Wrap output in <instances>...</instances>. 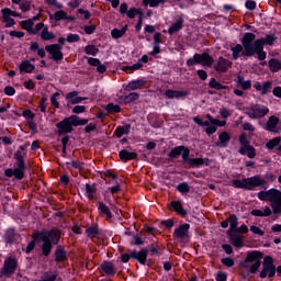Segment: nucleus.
Wrapping results in <instances>:
<instances>
[{
    "instance_id": "338daca9",
    "label": "nucleus",
    "mask_w": 281,
    "mask_h": 281,
    "mask_svg": "<svg viewBox=\"0 0 281 281\" xmlns=\"http://www.w3.org/2000/svg\"><path fill=\"white\" fill-rule=\"evenodd\" d=\"M88 64H89L91 67H98V66L101 64V61H100V59H98V58L89 57V58H88Z\"/></svg>"
},
{
    "instance_id": "a18cd8bd",
    "label": "nucleus",
    "mask_w": 281,
    "mask_h": 281,
    "mask_svg": "<svg viewBox=\"0 0 281 281\" xmlns=\"http://www.w3.org/2000/svg\"><path fill=\"white\" fill-rule=\"evenodd\" d=\"M20 71H25V74H32L34 71V65L30 64V61H23L20 65Z\"/></svg>"
},
{
    "instance_id": "ddd939ff",
    "label": "nucleus",
    "mask_w": 281,
    "mask_h": 281,
    "mask_svg": "<svg viewBox=\"0 0 281 281\" xmlns=\"http://www.w3.org/2000/svg\"><path fill=\"white\" fill-rule=\"evenodd\" d=\"M173 239L181 243V240H186L190 236V224H182L173 232Z\"/></svg>"
},
{
    "instance_id": "e2e57ef3",
    "label": "nucleus",
    "mask_w": 281,
    "mask_h": 281,
    "mask_svg": "<svg viewBox=\"0 0 281 281\" xmlns=\"http://www.w3.org/2000/svg\"><path fill=\"white\" fill-rule=\"evenodd\" d=\"M86 111H87V108L85 105H76L72 109V113H76V114L85 113Z\"/></svg>"
},
{
    "instance_id": "9b49d317",
    "label": "nucleus",
    "mask_w": 281,
    "mask_h": 281,
    "mask_svg": "<svg viewBox=\"0 0 281 281\" xmlns=\"http://www.w3.org/2000/svg\"><path fill=\"white\" fill-rule=\"evenodd\" d=\"M273 278L276 276V265H273V257L266 256L262 262V270L260 272V278Z\"/></svg>"
},
{
    "instance_id": "4be33fe9",
    "label": "nucleus",
    "mask_w": 281,
    "mask_h": 281,
    "mask_svg": "<svg viewBox=\"0 0 281 281\" xmlns=\"http://www.w3.org/2000/svg\"><path fill=\"white\" fill-rule=\"evenodd\" d=\"M67 260V251L65 250V246L57 245L55 250V262H65Z\"/></svg>"
},
{
    "instance_id": "f3484780",
    "label": "nucleus",
    "mask_w": 281,
    "mask_h": 281,
    "mask_svg": "<svg viewBox=\"0 0 281 281\" xmlns=\"http://www.w3.org/2000/svg\"><path fill=\"white\" fill-rule=\"evenodd\" d=\"M131 258L137 260L139 265H146V260H148V249L144 248L140 251L131 250Z\"/></svg>"
},
{
    "instance_id": "4c0bfd02",
    "label": "nucleus",
    "mask_w": 281,
    "mask_h": 281,
    "mask_svg": "<svg viewBox=\"0 0 281 281\" xmlns=\"http://www.w3.org/2000/svg\"><path fill=\"white\" fill-rule=\"evenodd\" d=\"M20 25L22 27V30H25L29 34H32V30L34 27V22L33 20H24L22 22H20Z\"/></svg>"
},
{
    "instance_id": "bb28decb",
    "label": "nucleus",
    "mask_w": 281,
    "mask_h": 281,
    "mask_svg": "<svg viewBox=\"0 0 281 281\" xmlns=\"http://www.w3.org/2000/svg\"><path fill=\"white\" fill-rule=\"evenodd\" d=\"M180 30H183V18H179L176 23H173L169 29H168V34H177V32H180Z\"/></svg>"
},
{
    "instance_id": "774afa93",
    "label": "nucleus",
    "mask_w": 281,
    "mask_h": 281,
    "mask_svg": "<svg viewBox=\"0 0 281 281\" xmlns=\"http://www.w3.org/2000/svg\"><path fill=\"white\" fill-rule=\"evenodd\" d=\"M4 93L5 95H14V93H16V90L14 89V87L7 86L4 88Z\"/></svg>"
},
{
    "instance_id": "1a4fd4ad",
    "label": "nucleus",
    "mask_w": 281,
    "mask_h": 281,
    "mask_svg": "<svg viewBox=\"0 0 281 281\" xmlns=\"http://www.w3.org/2000/svg\"><path fill=\"white\" fill-rule=\"evenodd\" d=\"M268 114H269V108L261 104H250L247 111V115L248 117H250V120H260Z\"/></svg>"
},
{
    "instance_id": "7ed1b4c3",
    "label": "nucleus",
    "mask_w": 281,
    "mask_h": 281,
    "mask_svg": "<svg viewBox=\"0 0 281 281\" xmlns=\"http://www.w3.org/2000/svg\"><path fill=\"white\" fill-rule=\"evenodd\" d=\"M86 124H89V120L80 119L78 115H70L56 124L57 133L58 135H67L74 131V126H85Z\"/></svg>"
},
{
    "instance_id": "79ce46f5",
    "label": "nucleus",
    "mask_w": 281,
    "mask_h": 281,
    "mask_svg": "<svg viewBox=\"0 0 281 281\" xmlns=\"http://www.w3.org/2000/svg\"><path fill=\"white\" fill-rule=\"evenodd\" d=\"M209 87L211 89H215L216 91H222V89H227V86H223L221 82L216 81L215 78H211L209 82Z\"/></svg>"
},
{
    "instance_id": "3c124183",
    "label": "nucleus",
    "mask_w": 281,
    "mask_h": 281,
    "mask_svg": "<svg viewBox=\"0 0 281 281\" xmlns=\"http://www.w3.org/2000/svg\"><path fill=\"white\" fill-rule=\"evenodd\" d=\"M142 67H144V65H142V60H138L132 66H124L123 71H137V69H142Z\"/></svg>"
},
{
    "instance_id": "c756f323",
    "label": "nucleus",
    "mask_w": 281,
    "mask_h": 281,
    "mask_svg": "<svg viewBox=\"0 0 281 281\" xmlns=\"http://www.w3.org/2000/svg\"><path fill=\"white\" fill-rule=\"evenodd\" d=\"M270 71H272V74H277V71L281 70V60L280 59H276V58H271L268 61Z\"/></svg>"
},
{
    "instance_id": "20e7f679",
    "label": "nucleus",
    "mask_w": 281,
    "mask_h": 281,
    "mask_svg": "<svg viewBox=\"0 0 281 281\" xmlns=\"http://www.w3.org/2000/svg\"><path fill=\"white\" fill-rule=\"evenodd\" d=\"M234 188H239L241 190H254L255 188H267V180L260 176H254L250 178H244L241 180H233Z\"/></svg>"
},
{
    "instance_id": "a19ab883",
    "label": "nucleus",
    "mask_w": 281,
    "mask_h": 281,
    "mask_svg": "<svg viewBox=\"0 0 281 281\" xmlns=\"http://www.w3.org/2000/svg\"><path fill=\"white\" fill-rule=\"evenodd\" d=\"M228 223L231 225L229 229L227 232H236L238 228V217L236 215H231L228 217Z\"/></svg>"
},
{
    "instance_id": "c03bdc74",
    "label": "nucleus",
    "mask_w": 281,
    "mask_h": 281,
    "mask_svg": "<svg viewBox=\"0 0 281 281\" xmlns=\"http://www.w3.org/2000/svg\"><path fill=\"white\" fill-rule=\"evenodd\" d=\"M280 142H281V137H274L272 139H270L268 143H266V148H268V150H273V148H276V146H280Z\"/></svg>"
},
{
    "instance_id": "412c9836",
    "label": "nucleus",
    "mask_w": 281,
    "mask_h": 281,
    "mask_svg": "<svg viewBox=\"0 0 281 281\" xmlns=\"http://www.w3.org/2000/svg\"><path fill=\"white\" fill-rule=\"evenodd\" d=\"M218 142L215 143V146H217L218 148H227L229 142L232 140V136H229V133L227 132H222L218 135Z\"/></svg>"
},
{
    "instance_id": "5fc2aeb1",
    "label": "nucleus",
    "mask_w": 281,
    "mask_h": 281,
    "mask_svg": "<svg viewBox=\"0 0 281 281\" xmlns=\"http://www.w3.org/2000/svg\"><path fill=\"white\" fill-rule=\"evenodd\" d=\"M127 18L128 19H135V16H137V14H139V16L142 15V10L137 9V8H131L127 11Z\"/></svg>"
},
{
    "instance_id": "6e6d98bb",
    "label": "nucleus",
    "mask_w": 281,
    "mask_h": 281,
    "mask_svg": "<svg viewBox=\"0 0 281 281\" xmlns=\"http://www.w3.org/2000/svg\"><path fill=\"white\" fill-rule=\"evenodd\" d=\"M20 10H22V12H30V10H32V3L27 0H22Z\"/></svg>"
},
{
    "instance_id": "2f4dec72",
    "label": "nucleus",
    "mask_w": 281,
    "mask_h": 281,
    "mask_svg": "<svg viewBox=\"0 0 281 281\" xmlns=\"http://www.w3.org/2000/svg\"><path fill=\"white\" fill-rule=\"evenodd\" d=\"M252 216H271V207L265 206L263 211L255 209L250 212Z\"/></svg>"
},
{
    "instance_id": "5701e85b",
    "label": "nucleus",
    "mask_w": 281,
    "mask_h": 281,
    "mask_svg": "<svg viewBox=\"0 0 281 281\" xmlns=\"http://www.w3.org/2000/svg\"><path fill=\"white\" fill-rule=\"evenodd\" d=\"M101 269L105 273V276H115L116 270H115V265L111 261H103L101 263Z\"/></svg>"
},
{
    "instance_id": "dca6fc26",
    "label": "nucleus",
    "mask_w": 281,
    "mask_h": 281,
    "mask_svg": "<svg viewBox=\"0 0 281 281\" xmlns=\"http://www.w3.org/2000/svg\"><path fill=\"white\" fill-rule=\"evenodd\" d=\"M227 236L229 238L231 244L237 249H241L245 243V236L236 233V232H227Z\"/></svg>"
},
{
    "instance_id": "864d4df0",
    "label": "nucleus",
    "mask_w": 281,
    "mask_h": 281,
    "mask_svg": "<svg viewBox=\"0 0 281 281\" xmlns=\"http://www.w3.org/2000/svg\"><path fill=\"white\" fill-rule=\"evenodd\" d=\"M178 192H181V194H188L190 192V186L186 182H181L177 186Z\"/></svg>"
},
{
    "instance_id": "6e6552de",
    "label": "nucleus",
    "mask_w": 281,
    "mask_h": 281,
    "mask_svg": "<svg viewBox=\"0 0 281 281\" xmlns=\"http://www.w3.org/2000/svg\"><path fill=\"white\" fill-rule=\"evenodd\" d=\"M18 168L13 169V177L21 181L25 177V153L16 150L14 154Z\"/></svg>"
},
{
    "instance_id": "9d476101",
    "label": "nucleus",
    "mask_w": 281,
    "mask_h": 281,
    "mask_svg": "<svg viewBox=\"0 0 281 281\" xmlns=\"http://www.w3.org/2000/svg\"><path fill=\"white\" fill-rule=\"evenodd\" d=\"M16 267H19V261L14 257H8L4 260L3 267L0 270L1 276H5L7 278H11L14 276L16 271Z\"/></svg>"
},
{
    "instance_id": "13d9d810",
    "label": "nucleus",
    "mask_w": 281,
    "mask_h": 281,
    "mask_svg": "<svg viewBox=\"0 0 281 281\" xmlns=\"http://www.w3.org/2000/svg\"><path fill=\"white\" fill-rule=\"evenodd\" d=\"M58 95H60V93L55 92L52 97H50V103L53 106H55V109H60V103H58V100L56 98H58Z\"/></svg>"
},
{
    "instance_id": "f704fd0d",
    "label": "nucleus",
    "mask_w": 281,
    "mask_h": 281,
    "mask_svg": "<svg viewBox=\"0 0 281 281\" xmlns=\"http://www.w3.org/2000/svg\"><path fill=\"white\" fill-rule=\"evenodd\" d=\"M171 207H173L177 214H181V216H186L188 214V212L183 210V205L179 201H172Z\"/></svg>"
},
{
    "instance_id": "b1692460",
    "label": "nucleus",
    "mask_w": 281,
    "mask_h": 281,
    "mask_svg": "<svg viewBox=\"0 0 281 281\" xmlns=\"http://www.w3.org/2000/svg\"><path fill=\"white\" fill-rule=\"evenodd\" d=\"M119 157L122 161H133L137 157V153L123 149L119 153Z\"/></svg>"
},
{
    "instance_id": "f03ea898",
    "label": "nucleus",
    "mask_w": 281,
    "mask_h": 281,
    "mask_svg": "<svg viewBox=\"0 0 281 281\" xmlns=\"http://www.w3.org/2000/svg\"><path fill=\"white\" fill-rule=\"evenodd\" d=\"M61 236L63 232L58 228H52L50 231H42L34 234V238L43 243L42 254L46 258L47 256H49V254H52L54 245H58V243H60Z\"/></svg>"
},
{
    "instance_id": "680f3d73",
    "label": "nucleus",
    "mask_w": 281,
    "mask_h": 281,
    "mask_svg": "<svg viewBox=\"0 0 281 281\" xmlns=\"http://www.w3.org/2000/svg\"><path fill=\"white\" fill-rule=\"evenodd\" d=\"M46 3L48 5H54V8H57L58 10H63V3L58 2V0H46Z\"/></svg>"
},
{
    "instance_id": "cd10ccee",
    "label": "nucleus",
    "mask_w": 281,
    "mask_h": 281,
    "mask_svg": "<svg viewBox=\"0 0 281 281\" xmlns=\"http://www.w3.org/2000/svg\"><path fill=\"white\" fill-rule=\"evenodd\" d=\"M144 85H146V81L142 79L134 80L126 86L125 91H136V89H142Z\"/></svg>"
},
{
    "instance_id": "e433bc0d",
    "label": "nucleus",
    "mask_w": 281,
    "mask_h": 281,
    "mask_svg": "<svg viewBox=\"0 0 281 281\" xmlns=\"http://www.w3.org/2000/svg\"><path fill=\"white\" fill-rule=\"evenodd\" d=\"M131 133V124L119 126L115 130L116 137H122V135H128Z\"/></svg>"
},
{
    "instance_id": "473e14b6",
    "label": "nucleus",
    "mask_w": 281,
    "mask_h": 281,
    "mask_svg": "<svg viewBox=\"0 0 281 281\" xmlns=\"http://www.w3.org/2000/svg\"><path fill=\"white\" fill-rule=\"evenodd\" d=\"M99 210L101 213L104 214V216H106V221H111V218H113V213H111V209H109V206H106L104 202H99Z\"/></svg>"
},
{
    "instance_id": "58836bf2",
    "label": "nucleus",
    "mask_w": 281,
    "mask_h": 281,
    "mask_svg": "<svg viewBox=\"0 0 281 281\" xmlns=\"http://www.w3.org/2000/svg\"><path fill=\"white\" fill-rule=\"evenodd\" d=\"M86 234L88 238H95L100 234V229L98 228V225H92L86 229Z\"/></svg>"
},
{
    "instance_id": "4d7b16f0",
    "label": "nucleus",
    "mask_w": 281,
    "mask_h": 281,
    "mask_svg": "<svg viewBox=\"0 0 281 281\" xmlns=\"http://www.w3.org/2000/svg\"><path fill=\"white\" fill-rule=\"evenodd\" d=\"M125 102H135V100H139V93L132 92L124 97Z\"/></svg>"
},
{
    "instance_id": "39448f33",
    "label": "nucleus",
    "mask_w": 281,
    "mask_h": 281,
    "mask_svg": "<svg viewBox=\"0 0 281 281\" xmlns=\"http://www.w3.org/2000/svg\"><path fill=\"white\" fill-rule=\"evenodd\" d=\"M262 256L263 254L261 251L258 250H252L249 251L247 254V257L244 261V263H241V267H244V269H249L250 273H258V269H260L261 265H262ZM249 262H254V265L250 266L249 268Z\"/></svg>"
},
{
    "instance_id": "7c9ffc66",
    "label": "nucleus",
    "mask_w": 281,
    "mask_h": 281,
    "mask_svg": "<svg viewBox=\"0 0 281 281\" xmlns=\"http://www.w3.org/2000/svg\"><path fill=\"white\" fill-rule=\"evenodd\" d=\"M127 30H128V25H126V24L121 30L113 29L111 31V36H112V38H115V40L122 38V36H124V34H126Z\"/></svg>"
},
{
    "instance_id": "a211bd4d",
    "label": "nucleus",
    "mask_w": 281,
    "mask_h": 281,
    "mask_svg": "<svg viewBox=\"0 0 281 281\" xmlns=\"http://www.w3.org/2000/svg\"><path fill=\"white\" fill-rule=\"evenodd\" d=\"M233 60H238L240 56L246 58H251L252 55H244L245 54V45L237 44L231 48Z\"/></svg>"
},
{
    "instance_id": "6ab92c4d",
    "label": "nucleus",
    "mask_w": 281,
    "mask_h": 281,
    "mask_svg": "<svg viewBox=\"0 0 281 281\" xmlns=\"http://www.w3.org/2000/svg\"><path fill=\"white\" fill-rule=\"evenodd\" d=\"M78 91H71L66 94V102L68 104H80L83 100H87V98L78 97Z\"/></svg>"
},
{
    "instance_id": "69168bd1",
    "label": "nucleus",
    "mask_w": 281,
    "mask_h": 281,
    "mask_svg": "<svg viewBox=\"0 0 281 281\" xmlns=\"http://www.w3.org/2000/svg\"><path fill=\"white\" fill-rule=\"evenodd\" d=\"M222 265H224L225 267H234L235 262L232 258H223Z\"/></svg>"
},
{
    "instance_id": "09e8293b",
    "label": "nucleus",
    "mask_w": 281,
    "mask_h": 281,
    "mask_svg": "<svg viewBox=\"0 0 281 281\" xmlns=\"http://www.w3.org/2000/svg\"><path fill=\"white\" fill-rule=\"evenodd\" d=\"M2 21L5 23V27H12V25H15L14 19L10 18L9 14H5V12H2Z\"/></svg>"
},
{
    "instance_id": "4468645a",
    "label": "nucleus",
    "mask_w": 281,
    "mask_h": 281,
    "mask_svg": "<svg viewBox=\"0 0 281 281\" xmlns=\"http://www.w3.org/2000/svg\"><path fill=\"white\" fill-rule=\"evenodd\" d=\"M182 155V161H188V157H190V149L183 145L177 146L172 148L169 153L170 159H177Z\"/></svg>"
},
{
    "instance_id": "49530a36",
    "label": "nucleus",
    "mask_w": 281,
    "mask_h": 281,
    "mask_svg": "<svg viewBox=\"0 0 281 281\" xmlns=\"http://www.w3.org/2000/svg\"><path fill=\"white\" fill-rule=\"evenodd\" d=\"M53 19L54 21H67L69 20V15H67V12L60 10L54 13Z\"/></svg>"
},
{
    "instance_id": "8fccbe9b",
    "label": "nucleus",
    "mask_w": 281,
    "mask_h": 281,
    "mask_svg": "<svg viewBox=\"0 0 281 281\" xmlns=\"http://www.w3.org/2000/svg\"><path fill=\"white\" fill-rule=\"evenodd\" d=\"M273 83L271 81L263 82L261 88V95H267V93H271Z\"/></svg>"
},
{
    "instance_id": "052dcab7",
    "label": "nucleus",
    "mask_w": 281,
    "mask_h": 281,
    "mask_svg": "<svg viewBox=\"0 0 281 281\" xmlns=\"http://www.w3.org/2000/svg\"><path fill=\"white\" fill-rule=\"evenodd\" d=\"M45 27V23L40 22L35 25V27L32 30L31 34L36 35L38 34V32H41V30L43 31V29Z\"/></svg>"
},
{
    "instance_id": "2eb2a0df",
    "label": "nucleus",
    "mask_w": 281,
    "mask_h": 281,
    "mask_svg": "<svg viewBox=\"0 0 281 281\" xmlns=\"http://www.w3.org/2000/svg\"><path fill=\"white\" fill-rule=\"evenodd\" d=\"M214 69L217 74H225L227 70L232 69V61L224 57H218L217 61L214 64Z\"/></svg>"
},
{
    "instance_id": "bf43d9fd",
    "label": "nucleus",
    "mask_w": 281,
    "mask_h": 281,
    "mask_svg": "<svg viewBox=\"0 0 281 281\" xmlns=\"http://www.w3.org/2000/svg\"><path fill=\"white\" fill-rule=\"evenodd\" d=\"M67 42L68 43H78V42H80V35H78V34H68L67 35Z\"/></svg>"
},
{
    "instance_id": "c85d7f7f",
    "label": "nucleus",
    "mask_w": 281,
    "mask_h": 281,
    "mask_svg": "<svg viewBox=\"0 0 281 281\" xmlns=\"http://www.w3.org/2000/svg\"><path fill=\"white\" fill-rule=\"evenodd\" d=\"M186 164H189L190 168H199L205 164V160L203 158H190L188 157V160H184Z\"/></svg>"
},
{
    "instance_id": "c9c22d12",
    "label": "nucleus",
    "mask_w": 281,
    "mask_h": 281,
    "mask_svg": "<svg viewBox=\"0 0 281 281\" xmlns=\"http://www.w3.org/2000/svg\"><path fill=\"white\" fill-rule=\"evenodd\" d=\"M95 192H98V188H95V184H90V183L86 184V194L90 201L94 199Z\"/></svg>"
},
{
    "instance_id": "603ef678",
    "label": "nucleus",
    "mask_w": 281,
    "mask_h": 281,
    "mask_svg": "<svg viewBox=\"0 0 281 281\" xmlns=\"http://www.w3.org/2000/svg\"><path fill=\"white\" fill-rule=\"evenodd\" d=\"M105 111L108 113H120L122 111V108L120 105H115L113 103H109L105 108Z\"/></svg>"
},
{
    "instance_id": "37998d69",
    "label": "nucleus",
    "mask_w": 281,
    "mask_h": 281,
    "mask_svg": "<svg viewBox=\"0 0 281 281\" xmlns=\"http://www.w3.org/2000/svg\"><path fill=\"white\" fill-rule=\"evenodd\" d=\"M4 238L5 243H14V240H16V233L14 232V228L7 229Z\"/></svg>"
},
{
    "instance_id": "de8ad7c7",
    "label": "nucleus",
    "mask_w": 281,
    "mask_h": 281,
    "mask_svg": "<svg viewBox=\"0 0 281 281\" xmlns=\"http://www.w3.org/2000/svg\"><path fill=\"white\" fill-rule=\"evenodd\" d=\"M238 142L240 144L239 148H247L248 146H251L249 138H247V134H240Z\"/></svg>"
},
{
    "instance_id": "ea45409f",
    "label": "nucleus",
    "mask_w": 281,
    "mask_h": 281,
    "mask_svg": "<svg viewBox=\"0 0 281 281\" xmlns=\"http://www.w3.org/2000/svg\"><path fill=\"white\" fill-rule=\"evenodd\" d=\"M83 52L88 56H98V54H100V48H98L95 45H88L85 47Z\"/></svg>"
},
{
    "instance_id": "f8f14e48",
    "label": "nucleus",
    "mask_w": 281,
    "mask_h": 281,
    "mask_svg": "<svg viewBox=\"0 0 281 281\" xmlns=\"http://www.w3.org/2000/svg\"><path fill=\"white\" fill-rule=\"evenodd\" d=\"M45 52L49 54V58H52V60H55V63H60V60H63L64 58L63 46L59 44L46 45Z\"/></svg>"
},
{
    "instance_id": "aec40b11",
    "label": "nucleus",
    "mask_w": 281,
    "mask_h": 281,
    "mask_svg": "<svg viewBox=\"0 0 281 281\" xmlns=\"http://www.w3.org/2000/svg\"><path fill=\"white\" fill-rule=\"evenodd\" d=\"M278 124H280V119L276 115L270 116L266 124V131H269V133H278Z\"/></svg>"
},
{
    "instance_id": "f257e3e1",
    "label": "nucleus",
    "mask_w": 281,
    "mask_h": 281,
    "mask_svg": "<svg viewBox=\"0 0 281 281\" xmlns=\"http://www.w3.org/2000/svg\"><path fill=\"white\" fill-rule=\"evenodd\" d=\"M278 41L274 34H268L266 37L256 40V34L245 33L241 43L245 47L244 56H254L257 54L259 60L267 58V52H265V45H273Z\"/></svg>"
},
{
    "instance_id": "393cba45",
    "label": "nucleus",
    "mask_w": 281,
    "mask_h": 281,
    "mask_svg": "<svg viewBox=\"0 0 281 281\" xmlns=\"http://www.w3.org/2000/svg\"><path fill=\"white\" fill-rule=\"evenodd\" d=\"M239 155H246L248 159H256V147L248 145V147L239 148Z\"/></svg>"
},
{
    "instance_id": "72a5a7b5",
    "label": "nucleus",
    "mask_w": 281,
    "mask_h": 281,
    "mask_svg": "<svg viewBox=\"0 0 281 281\" xmlns=\"http://www.w3.org/2000/svg\"><path fill=\"white\" fill-rule=\"evenodd\" d=\"M41 38L43 41H54V38H56V34L49 32V29L47 26H45L42 32H41Z\"/></svg>"
},
{
    "instance_id": "0e129e2a",
    "label": "nucleus",
    "mask_w": 281,
    "mask_h": 281,
    "mask_svg": "<svg viewBox=\"0 0 281 281\" xmlns=\"http://www.w3.org/2000/svg\"><path fill=\"white\" fill-rule=\"evenodd\" d=\"M243 131H248L249 133H254L256 127L251 123H244Z\"/></svg>"
},
{
    "instance_id": "a878e982",
    "label": "nucleus",
    "mask_w": 281,
    "mask_h": 281,
    "mask_svg": "<svg viewBox=\"0 0 281 281\" xmlns=\"http://www.w3.org/2000/svg\"><path fill=\"white\" fill-rule=\"evenodd\" d=\"M166 98L169 100H172V98H184V95H188V91H179V90H166L165 92Z\"/></svg>"
},
{
    "instance_id": "0eeeda50",
    "label": "nucleus",
    "mask_w": 281,
    "mask_h": 281,
    "mask_svg": "<svg viewBox=\"0 0 281 281\" xmlns=\"http://www.w3.org/2000/svg\"><path fill=\"white\" fill-rule=\"evenodd\" d=\"M258 199L260 201H269L271 205H277L278 207H281V191L278 189L260 191L258 193Z\"/></svg>"
},
{
    "instance_id": "423d86ee",
    "label": "nucleus",
    "mask_w": 281,
    "mask_h": 281,
    "mask_svg": "<svg viewBox=\"0 0 281 281\" xmlns=\"http://www.w3.org/2000/svg\"><path fill=\"white\" fill-rule=\"evenodd\" d=\"M194 65L212 67V65H214V57H212L209 53L194 54L193 57L187 60V67H194Z\"/></svg>"
}]
</instances>
